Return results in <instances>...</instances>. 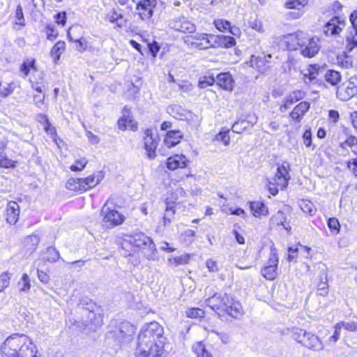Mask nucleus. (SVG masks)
<instances>
[{"mask_svg":"<svg viewBox=\"0 0 357 357\" xmlns=\"http://www.w3.org/2000/svg\"><path fill=\"white\" fill-rule=\"evenodd\" d=\"M162 326L156 321L145 325L138 335L137 351L139 353L164 352L166 338Z\"/></svg>","mask_w":357,"mask_h":357,"instance_id":"f257e3e1","label":"nucleus"},{"mask_svg":"<svg viewBox=\"0 0 357 357\" xmlns=\"http://www.w3.org/2000/svg\"><path fill=\"white\" fill-rule=\"evenodd\" d=\"M2 357H40L31 340L24 334H13L1 344Z\"/></svg>","mask_w":357,"mask_h":357,"instance_id":"f03ea898","label":"nucleus"},{"mask_svg":"<svg viewBox=\"0 0 357 357\" xmlns=\"http://www.w3.org/2000/svg\"><path fill=\"white\" fill-rule=\"evenodd\" d=\"M121 248L125 250L126 255H132L141 251L149 260H155L157 250L153 240L144 233H135L126 235L121 241Z\"/></svg>","mask_w":357,"mask_h":357,"instance_id":"7ed1b4c3","label":"nucleus"},{"mask_svg":"<svg viewBox=\"0 0 357 357\" xmlns=\"http://www.w3.org/2000/svg\"><path fill=\"white\" fill-rule=\"evenodd\" d=\"M206 305L218 314L226 312L234 318L243 314L241 304L227 294H215L206 301Z\"/></svg>","mask_w":357,"mask_h":357,"instance_id":"20e7f679","label":"nucleus"},{"mask_svg":"<svg viewBox=\"0 0 357 357\" xmlns=\"http://www.w3.org/2000/svg\"><path fill=\"white\" fill-rule=\"evenodd\" d=\"M319 42V40L317 37H310L307 33H304V36L298 48L301 54L307 58L314 56L320 49Z\"/></svg>","mask_w":357,"mask_h":357,"instance_id":"39448f33","label":"nucleus"},{"mask_svg":"<svg viewBox=\"0 0 357 357\" xmlns=\"http://www.w3.org/2000/svg\"><path fill=\"white\" fill-rule=\"evenodd\" d=\"M102 225L106 228H113L124 221V216L115 209H111L105 204L101 209Z\"/></svg>","mask_w":357,"mask_h":357,"instance_id":"423d86ee","label":"nucleus"},{"mask_svg":"<svg viewBox=\"0 0 357 357\" xmlns=\"http://www.w3.org/2000/svg\"><path fill=\"white\" fill-rule=\"evenodd\" d=\"M278 262L277 250L275 248L271 247L268 265L261 269V275L267 280H274L278 275Z\"/></svg>","mask_w":357,"mask_h":357,"instance_id":"0eeeda50","label":"nucleus"},{"mask_svg":"<svg viewBox=\"0 0 357 357\" xmlns=\"http://www.w3.org/2000/svg\"><path fill=\"white\" fill-rule=\"evenodd\" d=\"M135 332V328L132 324L128 321H123L114 331V335L119 342H128L132 340Z\"/></svg>","mask_w":357,"mask_h":357,"instance_id":"6e6552de","label":"nucleus"},{"mask_svg":"<svg viewBox=\"0 0 357 357\" xmlns=\"http://www.w3.org/2000/svg\"><path fill=\"white\" fill-rule=\"evenodd\" d=\"M169 26L173 29L183 33H194L196 30L195 25L184 17L172 20L169 23Z\"/></svg>","mask_w":357,"mask_h":357,"instance_id":"1a4fd4ad","label":"nucleus"},{"mask_svg":"<svg viewBox=\"0 0 357 357\" xmlns=\"http://www.w3.org/2000/svg\"><path fill=\"white\" fill-rule=\"evenodd\" d=\"M144 135V149L146 150L148 158L153 160L156 157L155 150L158 146L157 139L153 138L151 130H146Z\"/></svg>","mask_w":357,"mask_h":357,"instance_id":"9d476101","label":"nucleus"},{"mask_svg":"<svg viewBox=\"0 0 357 357\" xmlns=\"http://www.w3.org/2000/svg\"><path fill=\"white\" fill-rule=\"evenodd\" d=\"M271 55H261V56H255L252 55L250 57L249 61L250 66L255 69H257L259 72L261 73H266L270 68V59H271Z\"/></svg>","mask_w":357,"mask_h":357,"instance_id":"9b49d317","label":"nucleus"},{"mask_svg":"<svg viewBox=\"0 0 357 357\" xmlns=\"http://www.w3.org/2000/svg\"><path fill=\"white\" fill-rule=\"evenodd\" d=\"M156 5L155 0H145L140 1L137 6V10L142 20H149L153 13Z\"/></svg>","mask_w":357,"mask_h":357,"instance_id":"f8f14e48","label":"nucleus"},{"mask_svg":"<svg viewBox=\"0 0 357 357\" xmlns=\"http://www.w3.org/2000/svg\"><path fill=\"white\" fill-rule=\"evenodd\" d=\"M304 32L297 31L294 33L282 36V43L285 45L289 50H297L301 45Z\"/></svg>","mask_w":357,"mask_h":357,"instance_id":"ddd939ff","label":"nucleus"},{"mask_svg":"<svg viewBox=\"0 0 357 357\" xmlns=\"http://www.w3.org/2000/svg\"><path fill=\"white\" fill-rule=\"evenodd\" d=\"M217 84L223 89L232 91L235 82L229 73H222L216 75Z\"/></svg>","mask_w":357,"mask_h":357,"instance_id":"4468645a","label":"nucleus"},{"mask_svg":"<svg viewBox=\"0 0 357 357\" xmlns=\"http://www.w3.org/2000/svg\"><path fill=\"white\" fill-rule=\"evenodd\" d=\"M122 114V117L118 121L119 128L121 130L128 128L132 130H136V123L130 116V110L126 107L123 108Z\"/></svg>","mask_w":357,"mask_h":357,"instance_id":"2eb2a0df","label":"nucleus"},{"mask_svg":"<svg viewBox=\"0 0 357 357\" xmlns=\"http://www.w3.org/2000/svg\"><path fill=\"white\" fill-rule=\"evenodd\" d=\"M103 178V175L101 172H98L91 175L86 178H79V182H81L82 190L86 191L89 189L96 186Z\"/></svg>","mask_w":357,"mask_h":357,"instance_id":"dca6fc26","label":"nucleus"},{"mask_svg":"<svg viewBox=\"0 0 357 357\" xmlns=\"http://www.w3.org/2000/svg\"><path fill=\"white\" fill-rule=\"evenodd\" d=\"M20 207L17 202H10L6 208V221L10 225H15L19 218Z\"/></svg>","mask_w":357,"mask_h":357,"instance_id":"f3484780","label":"nucleus"},{"mask_svg":"<svg viewBox=\"0 0 357 357\" xmlns=\"http://www.w3.org/2000/svg\"><path fill=\"white\" fill-rule=\"evenodd\" d=\"M187 165V159L183 155H175L169 157L167 160V167L170 170L178 168H184Z\"/></svg>","mask_w":357,"mask_h":357,"instance_id":"a211bd4d","label":"nucleus"},{"mask_svg":"<svg viewBox=\"0 0 357 357\" xmlns=\"http://www.w3.org/2000/svg\"><path fill=\"white\" fill-rule=\"evenodd\" d=\"M183 136L181 131L178 130L168 131L166 134L164 143L168 148H172L181 142Z\"/></svg>","mask_w":357,"mask_h":357,"instance_id":"6ab92c4d","label":"nucleus"},{"mask_svg":"<svg viewBox=\"0 0 357 357\" xmlns=\"http://www.w3.org/2000/svg\"><path fill=\"white\" fill-rule=\"evenodd\" d=\"M289 165L285 166L284 165H279L277 168V172L275 175V179H279L280 182L279 185L282 186H288L290 176L289 174Z\"/></svg>","mask_w":357,"mask_h":357,"instance_id":"aec40b11","label":"nucleus"},{"mask_svg":"<svg viewBox=\"0 0 357 357\" xmlns=\"http://www.w3.org/2000/svg\"><path fill=\"white\" fill-rule=\"evenodd\" d=\"M309 108V102L306 101L301 102L294 107L290 114V116L292 119L296 120L297 122H300L303 116L308 111Z\"/></svg>","mask_w":357,"mask_h":357,"instance_id":"412c9836","label":"nucleus"},{"mask_svg":"<svg viewBox=\"0 0 357 357\" xmlns=\"http://www.w3.org/2000/svg\"><path fill=\"white\" fill-rule=\"evenodd\" d=\"M303 341L304 342V346L311 349L319 351L324 348V345L319 337L311 333L308 332L306 339Z\"/></svg>","mask_w":357,"mask_h":357,"instance_id":"4be33fe9","label":"nucleus"},{"mask_svg":"<svg viewBox=\"0 0 357 357\" xmlns=\"http://www.w3.org/2000/svg\"><path fill=\"white\" fill-rule=\"evenodd\" d=\"M303 98V93L301 91L291 92L285 99L284 103L280 107L281 112H286L291 105Z\"/></svg>","mask_w":357,"mask_h":357,"instance_id":"5701e85b","label":"nucleus"},{"mask_svg":"<svg viewBox=\"0 0 357 357\" xmlns=\"http://www.w3.org/2000/svg\"><path fill=\"white\" fill-rule=\"evenodd\" d=\"M344 46L347 52H351L357 47V29H352L346 34Z\"/></svg>","mask_w":357,"mask_h":357,"instance_id":"b1692460","label":"nucleus"},{"mask_svg":"<svg viewBox=\"0 0 357 357\" xmlns=\"http://www.w3.org/2000/svg\"><path fill=\"white\" fill-rule=\"evenodd\" d=\"M287 215L282 211H278L276 213H275L270 220V225L274 226H281L283 225L284 228L289 231L291 229L289 226H286L284 223L286 222Z\"/></svg>","mask_w":357,"mask_h":357,"instance_id":"393cba45","label":"nucleus"},{"mask_svg":"<svg viewBox=\"0 0 357 357\" xmlns=\"http://www.w3.org/2000/svg\"><path fill=\"white\" fill-rule=\"evenodd\" d=\"M338 22L339 20L337 17H333L328 22L324 29L325 35L330 36L338 34L342 30L337 25Z\"/></svg>","mask_w":357,"mask_h":357,"instance_id":"a878e982","label":"nucleus"},{"mask_svg":"<svg viewBox=\"0 0 357 357\" xmlns=\"http://www.w3.org/2000/svg\"><path fill=\"white\" fill-rule=\"evenodd\" d=\"M303 80L306 84H310L314 82L319 74V70L316 66H309L302 72Z\"/></svg>","mask_w":357,"mask_h":357,"instance_id":"bb28decb","label":"nucleus"},{"mask_svg":"<svg viewBox=\"0 0 357 357\" xmlns=\"http://www.w3.org/2000/svg\"><path fill=\"white\" fill-rule=\"evenodd\" d=\"M202 40L199 45V50H206L208 48H217V36L213 34H207L201 36Z\"/></svg>","mask_w":357,"mask_h":357,"instance_id":"cd10ccee","label":"nucleus"},{"mask_svg":"<svg viewBox=\"0 0 357 357\" xmlns=\"http://www.w3.org/2000/svg\"><path fill=\"white\" fill-rule=\"evenodd\" d=\"M250 209L255 217L266 215L268 213V208L266 205L260 202H253L250 204Z\"/></svg>","mask_w":357,"mask_h":357,"instance_id":"c85d7f7f","label":"nucleus"},{"mask_svg":"<svg viewBox=\"0 0 357 357\" xmlns=\"http://www.w3.org/2000/svg\"><path fill=\"white\" fill-rule=\"evenodd\" d=\"M168 112L175 119L182 121L184 120L185 114H188V110L178 105L169 107Z\"/></svg>","mask_w":357,"mask_h":357,"instance_id":"c756f323","label":"nucleus"},{"mask_svg":"<svg viewBox=\"0 0 357 357\" xmlns=\"http://www.w3.org/2000/svg\"><path fill=\"white\" fill-rule=\"evenodd\" d=\"M317 290L320 296H326L328 294V278L326 271H323L320 276V281L317 284Z\"/></svg>","mask_w":357,"mask_h":357,"instance_id":"7c9ffc66","label":"nucleus"},{"mask_svg":"<svg viewBox=\"0 0 357 357\" xmlns=\"http://www.w3.org/2000/svg\"><path fill=\"white\" fill-rule=\"evenodd\" d=\"M236 44L235 39L231 36L224 35L217 36V47H231Z\"/></svg>","mask_w":357,"mask_h":357,"instance_id":"2f4dec72","label":"nucleus"},{"mask_svg":"<svg viewBox=\"0 0 357 357\" xmlns=\"http://www.w3.org/2000/svg\"><path fill=\"white\" fill-rule=\"evenodd\" d=\"M308 3V0H287L284 3V8L291 10H303Z\"/></svg>","mask_w":357,"mask_h":357,"instance_id":"473e14b6","label":"nucleus"},{"mask_svg":"<svg viewBox=\"0 0 357 357\" xmlns=\"http://www.w3.org/2000/svg\"><path fill=\"white\" fill-rule=\"evenodd\" d=\"M175 204L174 202H167L166 203V209L163 216V223L164 225L169 224L174 218L175 213Z\"/></svg>","mask_w":357,"mask_h":357,"instance_id":"72a5a7b5","label":"nucleus"},{"mask_svg":"<svg viewBox=\"0 0 357 357\" xmlns=\"http://www.w3.org/2000/svg\"><path fill=\"white\" fill-rule=\"evenodd\" d=\"M192 350L197 357H213L202 342H197L192 345Z\"/></svg>","mask_w":357,"mask_h":357,"instance_id":"f704fd0d","label":"nucleus"},{"mask_svg":"<svg viewBox=\"0 0 357 357\" xmlns=\"http://www.w3.org/2000/svg\"><path fill=\"white\" fill-rule=\"evenodd\" d=\"M66 43L63 41H58L53 47L51 50V56L54 59V61L56 63L59 60L60 56L63 52L65 50Z\"/></svg>","mask_w":357,"mask_h":357,"instance_id":"c9c22d12","label":"nucleus"},{"mask_svg":"<svg viewBox=\"0 0 357 357\" xmlns=\"http://www.w3.org/2000/svg\"><path fill=\"white\" fill-rule=\"evenodd\" d=\"M280 183L279 179H275V177L268 180L267 184L268 190L272 195H276L278 193L279 190H284L287 187L279 185Z\"/></svg>","mask_w":357,"mask_h":357,"instance_id":"e433bc0d","label":"nucleus"},{"mask_svg":"<svg viewBox=\"0 0 357 357\" xmlns=\"http://www.w3.org/2000/svg\"><path fill=\"white\" fill-rule=\"evenodd\" d=\"M190 259V255H183L178 257H171L168 258V264L171 266H177L179 265L187 264Z\"/></svg>","mask_w":357,"mask_h":357,"instance_id":"4c0bfd02","label":"nucleus"},{"mask_svg":"<svg viewBox=\"0 0 357 357\" xmlns=\"http://www.w3.org/2000/svg\"><path fill=\"white\" fill-rule=\"evenodd\" d=\"M325 79L331 85H337L341 80L340 73L336 70H329L325 75Z\"/></svg>","mask_w":357,"mask_h":357,"instance_id":"58836bf2","label":"nucleus"},{"mask_svg":"<svg viewBox=\"0 0 357 357\" xmlns=\"http://www.w3.org/2000/svg\"><path fill=\"white\" fill-rule=\"evenodd\" d=\"M336 60L337 65L344 68H351L353 65L352 59L347 56L346 52H343L342 54H339L337 56Z\"/></svg>","mask_w":357,"mask_h":357,"instance_id":"ea45409f","label":"nucleus"},{"mask_svg":"<svg viewBox=\"0 0 357 357\" xmlns=\"http://www.w3.org/2000/svg\"><path fill=\"white\" fill-rule=\"evenodd\" d=\"M66 187L67 189L73 191H83L79 178H69L66 182Z\"/></svg>","mask_w":357,"mask_h":357,"instance_id":"a19ab883","label":"nucleus"},{"mask_svg":"<svg viewBox=\"0 0 357 357\" xmlns=\"http://www.w3.org/2000/svg\"><path fill=\"white\" fill-rule=\"evenodd\" d=\"M215 82L216 78L213 74L205 75L199 79V86L200 88H206L208 86L213 85Z\"/></svg>","mask_w":357,"mask_h":357,"instance_id":"79ce46f5","label":"nucleus"},{"mask_svg":"<svg viewBox=\"0 0 357 357\" xmlns=\"http://www.w3.org/2000/svg\"><path fill=\"white\" fill-rule=\"evenodd\" d=\"M213 24L217 29L220 31H225L231 27V23L223 19H218L214 20Z\"/></svg>","mask_w":357,"mask_h":357,"instance_id":"37998d69","label":"nucleus"},{"mask_svg":"<svg viewBox=\"0 0 357 357\" xmlns=\"http://www.w3.org/2000/svg\"><path fill=\"white\" fill-rule=\"evenodd\" d=\"M88 163V160L85 158L76 160L75 164H73L70 169L73 172H78L82 170Z\"/></svg>","mask_w":357,"mask_h":357,"instance_id":"c03bdc74","label":"nucleus"},{"mask_svg":"<svg viewBox=\"0 0 357 357\" xmlns=\"http://www.w3.org/2000/svg\"><path fill=\"white\" fill-rule=\"evenodd\" d=\"M73 29L70 28L69 30H68V38H70V40L71 41H74L75 43H78V45H77V49L79 51V52H84L86 50V42L85 40H84L82 38H78V39H73L71 36V31H72Z\"/></svg>","mask_w":357,"mask_h":357,"instance_id":"a18cd8bd","label":"nucleus"},{"mask_svg":"<svg viewBox=\"0 0 357 357\" xmlns=\"http://www.w3.org/2000/svg\"><path fill=\"white\" fill-rule=\"evenodd\" d=\"M183 121H187L191 125L197 126L199 124L201 119L197 114L188 110V114H185Z\"/></svg>","mask_w":357,"mask_h":357,"instance_id":"49530a36","label":"nucleus"},{"mask_svg":"<svg viewBox=\"0 0 357 357\" xmlns=\"http://www.w3.org/2000/svg\"><path fill=\"white\" fill-rule=\"evenodd\" d=\"M15 162L8 159L7 156L3 153H0V167L3 168H11L15 166Z\"/></svg>","mask_w":357,"mask_h":357,"instance_id":"de8ad7c7","label":"nucleus"},{"mask_svg":"<svg viewBox=\"0 0 357 357\" xmlns=\"http://www.w3.org/2000/svg\"><path fill=\"white\" fill-rule=\"evenodd\" d=\"M19 288L21 291H25L29 289L31 284L29 276L26 273L22 275L20 281L18 282Z\"/></svg>","mask_w":357,"mask_h":357,"instance_id":"09e8293b","label":"nucleus"},{"mask_svg":"<svg viewBox=\"0 0 357 357\" xmlns=\"http://www.w3.org/2000/svg\"><path fill=\"white\" fill-rule=\"evenodd\" d=\"M307 334L308 332L305 331V330L297 328L294 333V337L297 342L304 346V342L303 340L306 339Z\"/></svg>","mask_w":357,"mask_h":357,"instance_id":"8fccbe9b","label":"nucleus"},{"mask_svg":"<svg viewBox=\"0 0 357 357\" xmlns=\"http://www.w3.org/2000/svg\"><path fill=\"white\" fill-rule=\"evenodd\" d=\"M15 24H19L20 26L24 25L25 20L24 18L22 8L20 5H18L17 6V8L15 10Z\"/></svg>","mask_w":357,"mask_h":357,"instance_id":"3c124183","label":"nucleus"},{"mask_svg":"<svg viewBox=\"0 0 357 357\" xmlns=\"http://www.w3.org/2000/svg\"><path fill=\"white\" fill-rule=\"evenodd\" d=\"M248 123V122L244 120L237 121L234 123L232 130L234 132L241 133L246 128V125Z\"/></svg>","mask_w":357,"mask_h":357,"instance_id":"603ef678","label":"nucleus"},{"mask_svg":"<svg viewBox=\"0 0 357 357\" xmlns=\"http://www.w3.org/2000/svg\"><path fill=\"white\" fill-rule=\"evenodd\" d=\"M335 331L334 333L329 337L328 342L331 344H335L340 339L341 328L338 324H336L334 326Z\"/></svg>","mask_w":357,"mask_h":357,"instance_id":"864d4df0","label":"nucleus"},{"mask_svg":"<svg viewBox=\"0 0 357 357\" xmlns=\"http://www.w3.org/2000/svg\"><path fill=\"white\" fill-rule=\"evenodd\" d=\"M328 226L331 231H334L336 233H338L340 231V225L338 220L335 218L328 219Z\"/></svg>","mask_w":357,"mask_h":357,"instance_id":"5fc2aeb1","label":"nucleus"},{"mask_svg":"<svg viewBox=\"0 0 357 357\" xmlns=\"http://www.w3.org/2000/svg\"><path fill=\"white\" fill-rule=\"evenodd\" d=\"M218 141L222 142L225 145L227 146L229 143V135L228 131H220L216 136Z\"/></svg>","mask_w":357,"mask_h":357,"instance_id":"6e6d98bb","label":"nucleus"},{"mask_svg":"<svg viewBox=\"0 0 357 357\" xmlns=\"http://www.w3.org/2000/svg\"><path fill=\"white\" fill-rule=\"evenodd\" d=\"M337 324L338 325H340L341 329L344 328V329L349 331H355L357 329V325L354 321H340Z\"/></svg>","mask_w":357,"mask_h":357,"instance_id":"4d7b16f0","label":"nucleus"},{"mask_svg":"<svg viewBox=\"0 0 357 357\" xmlns=\"http://www.w3.org/2000/svg\"><path fill=\"white\" fill-rule=\"evenodd\" d=\"M187 316L190 318L203 317L204 312L199 308H191L186 312Z\"/></svg>","mask_w":357,"mask_h":357,"instance_id":"13d9d810","label":"nucleus"},{"mask_svg":"<svg viewBox=\"0 0 357 357\" xmlns=\"http://www.w3.org/2000/svg\"><path fill=\"white\" fill-rule=\"evenodd\" d=\"M47 260L50 262H55L59 258V253L55 248H50L47 250Z\"/></svg>","mask_w":357,"mask_h":357,"instance_id":"bf43d9fd","label":"nucleus"},{"mask_svg":"<svg viewBox=\"0 0 357 357\" xmlns=\"http://www.w3.org/2000/svg\"><path fill=\"white\" fill-rule=\"evenodd\" d=\"M10 276L8 273H4L0 275V292L9 285Z\"/></svg>","mask_w":357,"mask_h":357,"instance_id":"052dcab7","label":"nucleus"},{"mask_svg":"<svg viewBox=\"0 0 357 357\" xmlns=\"http://www.w3.org/2000/svg\"><path fill=\"white\" fill-rule=\"evenodd\" d=\"M148 48L152 56L155 58L157 55V53L160 50V47L156 42L153 41V43H150L148 44Z\"/></svg>","mask_w":357,"mask_h":357,"instance_id":"680f3d73","label":"nucleus"},{"mask_svg":"<svg viewBox=\"0 0 357 357\" xmlns=\"http://www.w3.org/2000/svg\"><path fill=\"white\" fill-rule=\"evenodd\" d=\"M303 143L307 147L312 145V133L310 130H305L303 135Z\"/></svg>","mask_w":357,"mask_h":357,"instance_id":"e2e57ef3","label":"nucleus"},{"mask_svg":"<svg viewBox=\"0 0 357 357\" xmlns=\"http://www.w3.org/2000/svg\"><path fill=\"white\" fill-rule=\"evenodd\" d=\"M347 167L353 172L355 176H357V158H354L348 161Z\"/></svg>","mask_w":357,"mask_h":357,"instance_id":"0e129e2a","label":"nucleus"},{"mask_svg":"<svg viewBox=\"0 0 357 357\" xmlns=\"http://www.w3.org/2000/svg\"><path fill=\"white\" fill-rule=\"evenodd\" d=\"M206 267L210 272H216L218 271V266L217 262L212 259H209L206 261Z\"/></svg>","mask_w":357,"mask_h":357,"instance_id":"69168bd1","label":"nucleus"},{"mask_svg":"<svg viewBox=\"0 0 357 357\" xmlns=\"http://www.w3.org/2000/svg\"><path fill=\"white\" fill-rule=\"evenodd\" d=\"M55 20L58 24L64 26L66 21V13L65 12L57 13L55 15Z\"/></svg>","mask_w":357,"mask_h":357,"instance_id":"338daca9","label":"nucleus"},{"mask_svg":"<svg viewBox=\"0 0 357 357\" xmlns=\"http://www.w3.org/2000/svg\"><path fill=\"white\" fill-rule=\"evenodd\" d=\"M164 352H154V351H150V352L139 353V357H162Z\"/></svg>","mask_w":357,"mask_h":357,"instance_id":"774afa93","label":"nucleus"}]
</instances>
